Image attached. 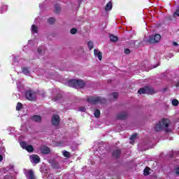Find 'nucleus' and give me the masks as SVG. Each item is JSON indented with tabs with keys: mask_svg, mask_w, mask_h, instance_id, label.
<instances>
[{
	"mask_svg": "<svg viewBox=\"0 0 179 179\" xmlns=\"http://www.w3.org/2000/svg\"><path fill=\"white\" fill-rule=\"evenodd\" d=\"M170 124H171L170 120L167 118L162 119L155 124L154 129L156 132H162V131L171 132Z\"/></svg>",
	"mask_w": 179,
	"mask_h": 179,
	"instance_id": "1",
	"label": "nucleus"
},
{
	"mask_svg": "<svg viewBox=\"0 0 179 179\" xmlns=\"http://www.w3.org/2000/svg\"><path fill=\"white\" fill-rule=\"evenodd\" d=\"M68 85L70 87H75L76 89H82L85 87V82L80 80H71L68 83Z\"/></svg>",
	"mask_w": 179,
	"mask_h": 179,
	"instance_id": "2",
	"label": "nucleus"
},
{
	"mask_svg": "<svg viewBox=\"0 0 179 179\" xmlns=\"http://www.w3.org/2000/svg\"><path fill=\"white\" fill-rule=\"evenodd\" d=\"M162 38V36L160 34L152 35L149 37L148 40H145L147 43H150V44H155V43H159Z\"/></svg>",
	"mask_w": 179,
	"mask_h": 179,
	"instance_id": "3",
	"label": "nucleus"
},
{
	"mask_svg": "<svg viewBox=\"0 0 179 179\" xmlns=\"http://www.w3.org/2000/svg\"><path fill=\"white\" fill-rule=\"evenodd\" d=\"M88 103H90L91 104H97V103H104L106 101L105 99H102L99 96H90L87 99Z\"/></svg>",
	"mask_w": 179,
	"mask_h": 179,
	"instance_id": "4",
	"label": "nucleus"
},
{
	"mask_svg": "<svg viewBox=\"0 0 179 179\" xmlns=\"http://www.w3.org/2000/svg\"><path fill=\"white\" fill-rule=\"evenodd\" d=\"M138 93L139 94H153V93H155V90L152 87H145L144 88H141L138 91Z\"/></svg>",
	"mask_w": 179,
	"mask_h": 179,
	"instance_id": "5",
	"label": "nucleus"
},
{
	"mask_svg": "<svg viewBox=\"0 0 179 179\" xmlns=\"http://www.w3.org/2000/svg\"><path fill=\"white\" fill-rule=\"evenodd\" d=\"M26 98L27 100H29L30 101H34L36 100V92L28 90L26 92Z\"/></svg>",
	"mask_w": 179,
	"mask_h": 179,
	"instance_id": "6",
	"label": "nucleus"
},
{
	"mask_svg": "<svg viewBox=\"0 0 179 179\" xmlns=\"http://www.w3.org/2000/svg\"><path fill=\"white\" fill-rule=\"evenodd\" d=\"M20 145L22 149H25L27 152H33L34 148L32 145H27L26 142H21L20 143Z\"/></svg>",
	"mask_w": 179,
	"mask_h": 179,
	"instance_id": "7",
	"label": "nucleus"
},
{
	"mask_svg": "<svg viewBox=\"0 0 179 179\" xmlns=\"http://www.w3.org/2000/svg\"><path fill=\"white\" fill-rule=\"evenodd\" d=\"M24 174L27 177V179H35L34 172L31 170H24Z\"/></svg>",
	"mask_w": 179,
	"mask_h": 179,
	"instance_id": "8",
	"label": "nucleus"
},
{
	"mask_svg": "<svg viewBox=\"0 0 179 179\" xmlns=\"http://www.w3.org/2000/svg\"><path fill=\"white\" fill-rule=\"evenodd\" d=\"M59 116L58 115H54L52 117V125H55L57 127V125H59Z\"/></svg>",
	"mask_w": 179,
	"mask_h": 179,
	"instance_id": "9",
	"label": "nucleus"
},
{
	"mask_svg": "<svg viewBox=\"0 0 179 179\" xmlns=\"http://www.w3.org/2000/svg\"><path fill=\"white\" fill-rule=\"evenodd\" d=\"M29 159L31 162V163H34L35 164H37L40 163V157L36 155H31L29 157Z\"/></svg>",
	"mask_w": 179,
	"mask_h": 179,
	"instance_id": "10",
	"label": "nucleus"
},
{
	"mask_svg": "<svg viewBox=\"0 0 179 179\" xmlns=\"http://www.w3.org/2000/svg\"><path fill=\"white\" fill-rule=\"evenodd\" d=\"M41 153H43V155H48L51 150H50V148L47 146H42L41 148Z\"/></svg>",
	"mask_w": 179,
	"mask_h": 179,
	"instance_id": "11",
	"label": "nucleus"
},
{
	"mask_svg": "<svg viewBox=\"0 0 179 179\" xmlns=\"http://www.w3.org/2000/svg\"><path fill=\"white\" fill-rule=\"evenodd\" d=\"M31 31L32 34H37L38 33V27L36 24H32L31 27Z\"/></svg>",
	"mask_w": 179,
	"mask_h": 179,
	"instance_id": "12",
	"label": "nucleus"
},
{
	"mask_svg": "<svg viewBox=\"0 0 179 179\" xmlns=\"http://www.w3.org/2000/svg\"><path fill=\"white\" fill-rule=\"evenodd\" d=\"M94 54L95 57H97V58L99 59V61H101V58H103V55H101V52L95 49L94 50Z\"/></svg>",
	"mask_w": 179,
	"mask_h": 179,
	"instance_id": "13",
	"label": "nucleus"
},
{
	"mask_svg": "<svg viewBox=\"0 0 179 179\" xmlns=\"http://www.w3.org/2000/svg\"><path fill=\"white\" fill-rule=\"evenodd\" d=\"M127 118V113L123 112L117 115V120H125Z\"/></svg>",
	"mask_w": 179,
	"mask_h": 179,
	"instance_id": "14",
	"label": "nucleus"
},
{
	"mask_svg": "<svg viewBox=\"0 0 179 179\" xmlns=\"http://www.w3.org/2000/svg\"><path fill=\"white\" fill-rule=\"evenodd\" d=\"M32 121L35 122H40L41 121V116L40 115H34L31 117Z\"/></svg>",
	"mask_w": 179,
	"mask_h": 179,
	"instance_id": "15",
	"label": "nucleus"
},
{
	"mask_svg": "<svg viewBox=\"0 0 179 179\" xmlns=\"http://www.w3.org/2000/svg\"><path fill=\"white\" fill-rule=\"evenodd\" d=\"M112 9H113V3L111 1H109L105 7V10L108 11V10H111Z\"/></svg>",
	"mask_w": 179,
	"mask_h": 179,
	"instance_id": "16",
	"label": "nucleus"
},
{
	"mask_svg": "<svg viewBox=\"0 0 179 179\" xmlns=\"http://www.w3.org/2000/svg\"><path fill=\"white\" fill-rule=\"evenodd\" d=\"M22 73H24V75H27V76H29V75H30V70L27 67H23Z\"/></svg>",
	"mask_w": 179,
	"mask_h": 179,
	"instance_id": "17",
	"label": "nucleus"
},
{
	"mask_svg": "<svg viewBox=\"0 0 179 179\" xmlns=\"http://www.w3.org/2000/svg\"><path fill=\"white\" fill-rule=\"evenodd\" d=\"M6 10H8V6L3 5L1 6V8H0L1 13H5V12H6Z\"/></svg>",
	"mask_w": 179,
	"mask_h": 179,
	"instance_id": "18",
	"label": "nucleus"
},
{
	"mask_svg": "<svg viewBox=\"0 0 179 179\" xmlns=\"http://www.w3.org/2000/svg\"><path fill=\"white\" fill-rule=\"evenodd\" d=\"M138 136V134H134L131 138H130V143H131V145H134V141H135V139H136V137Z\"/></svg>",
	"mask_w": 179,
	"mask_h": 179,
	"instance_id": "19",
	"label": "nucleus"
},
{
	"mask_svg": "<svg viewBox=\"0 0 179 179\" xmlns=\"http://www.w3.org/2000/svg\"><path fill=\"white\" fill-rule=\"evenodd\" d=\"M120 154H121V150H115L113 152L114 157H119Z\"/></svg>",
	"mask_w": 179,
	"mask_h": 179,
	"instance_id": "20",
	"label": "nucleus"
},
{
	"mask_svg": "<svg viewBox=\"0 0 179 179\" xmlns=\"http://www.w3.org/2000/svg\"><path fill=\"white\" fill-rule=\"evenodd\" d=\"M110 41H113V43H115V41H118V37L114 35L110 36Z\"/></svg>",
	"mask_w": 179,
	"mask_h": 179,
	"instance_id": "21",
	"label": "nucleus"
},
{
	"mask_svg": "<svg viewBox=\"0 0 179 179\" xmlns=\"http://www.w3.org/2000/svg\"><path fill=\"white\" fill-rule=\"evenodd\" d=\"M171 104L172 106H173L174 107H177L178 106L179 104V101L177 99H172L171 100Z\"/></svg>",
	"mask_w": 179,
	"mask_h": 179,
	"instance_id": "22",
	"label": "nucleus"
},
{
	"mask_svg": "<svg viewBox=\"0 0 179 179\" xmlns=\"http://www.w3.org/2000/svg\"><path fill=\"white\" fill-rule=\"evenodd\" d=\"M48 22L49 23V24H54V23L55 22V19L54 17H50L48 20Z\"/></svg>",
	"mask_w": 179,
	"mask_h": 179,
	"instance_id": "23",
	"label": "nucleus"
},
{
	"mask_svg": "<svg viewBox=\"0 0 179 179\" xmlns=\"http://www.w3.org/2000/svg\"><path fill=\"white\" fill-rule=\"evenodd\" d=\"M63 155L64 157H71V153L68 151H63Z\"/></svg>",
	"mask_w": 179,
	"mask_h": 179,
	"instance_id": "24",
	"label": "nucleus"
},
{
	"mask_svg": "<svg viewBox=\"0 0 179 179\" xmlns=\"http://www.w3.org/2000/svg\"><path fill=\"white\" fill-rule=\"evenodd\" d=\"M22 106H23L22 105V103H17V106H16L17 111H20V110H22Z\"/></svg>",
	"mask_w": 179,
	"mask_h": 179,
	"instance_id": "25",
	"label": "nucleus"
},
{
	"mask_svg": "<svg viewBox=\"0 0 179 179\" xmlns=\"http://www.w3.org/2000/svg\"><path fill=\"white\" fill-rule=\"evenodd\" d=\"M94 117H96V118H99V117H100V110H96L94 111Z\"/></svg>",
	"mask_w": 179,
	"mask_h": 179,
	"instance_id": "26",
	"label": "nucleus"
},
{
	"mask_svg": "<svg viewBox=\"0 0 179 179\" xmlns=\"http://www.w3.org/2000/svg\"><path fill=\"white\" fill-rule=\"evenodd\" d=\"M144 176H149V168L146 167L144 169Z\"/></svg>",
	"mask_w": 179,
	"mask_h": 179,
	"instance_id": "27",
	"label": "nucleus"
},
{
	"mask_svg": "<svg viewBox=\"0 0 179 179\" xmlns=\"http://www.w3.org/2000/svg\"><path fill=\"white\" fill-rule=\"evenodd\" d=\"M87 44H88V48L90 50H92V48H93V42L89 41Z\"/></svg>",
	"mask_w": 179,
	"mask_h": 179,
	"instance_id": "28",
	"label": "nucleus"
},
{
	"mask_svg": "<svg viewBox=\"0 0 179 179\" xmlns=\"http://www.w3.org/2000/svg\"><path fill=\"white\" fill-rule=\"evenodd\" d=\"M177 16L179 17V8H178L176 12L173 13V17H177Z\"/></svg>",
	"mask_w": 179,
	"mask_h": 179,
	"instance_id": "29",
	"label": "nucleus"
},
{
	"mask_svg": "<svg viewBox=\"0 0 179 179\" xmlns=\"http://www.w3.org/2000/svg\"><path fill=\"white\" fill-rule=\"evenodd\" d=\"M112 96L114 97V99H117L118 97V93L117 92H113L112 94Z\"/></svg>",
	"mask_w": 179,
	"mask_h": 179,
	"instance_id": "30",
	"label": "nucleus"
},
{
	"mask_svg": "<svg viewBox=\"0 0 179 179\" xmlns=\"http://www.w3.org/2000/svg\"><path fill=\"white\" fill-rule=\"evenodd\" d=\"M76 31H77L76 29L73 28V29H72L71 30V34H76Z\"/></svg>",
	"mask_w": 179,
	"mask_h": 179,
	"instance_id": "31",
	"label": "nucleus"
},
{
	"mask_svg": "<svg viewBox=\"0 0 179 179\" xmlns=\"http://www.w3.org/2000/svg\"><path fill=\"white\" fill-rule=\"evenodd\" d=\"M79 111H82L83 113H85L86 111V108L81 107L80 108Z\"/></svg>",
	"mask_w": 179,
	"mask_h": 179,
	"instance_id": "32",
	"label": "nucleus"
},
{
	"mask_svg": "<svg viewBox=\"0 0 179 179\" xmlns=\"http://www.w3.org/2000/svg\"><path fill=\"white\" fill-rule=\"evenodd\" d=\"M12 169H13V165H10V166L6 168V171H9V170H12Z\"/></svg>",
	"mask_w": 179,
	"mask_h": 179,
	"instance_id": "33",
	"label": "nucleus"
},
{
	"mask_svg": "<svg viewBox=\"0 0 179 179\" xmlns=\"http://www.w3.org/2000/svg\"><path fill=\"white\" fill-rule=\"evenodd\" d=\"M37 52H38V54L41 55V54H43V50L39 48V49H38Z\"/></svg>",
	"mask_w": 179,
	"mask_h": 179,
	"instance_id": "34",
	"label": "nucleus"
},
{
	"mask_svg": "<svg viewBox=\"0 0 179 179\" xmlns=\"http://www.w3.org/2000/svg\"><path fill=\"white\" fill-rule=\"evenodd\" d=\"M131 52V50H129V49H126L125 50H124V53L125 54H129Z\"/></svg>",
	"mask_w": 179,
	"mask_h": 179,
	"instance_id": "35",
	"label": "nucleus"
},
{
	"mask_svg": "<svg viewBox=\"0 0 179 179\" xmlns=\"http://www.w3.org/2000/svg\"><path fill=\"white\" fill-rule=\"evenodd\" d=\"M175 173H176V174H179V168L175 169Z\"/></svg>",
	"mask_w": 179,
	"mask_h": 179,
	"instance_id": "36",
	"label": "nucleus"
},
{
	"mask_svg": "<svg viewBox=\"0 0 179 179\" xmlns=\"http://www.w3.org/2000/svg\"><path fill=\"white\" fill-rule=\"evenodd\" d=\"M55 8H56L57 10H58V9H59V6L58 4H57Z\"/></svg>",
	"mask_w": 179,
	"mask_h": 179,
	"instance_id": "37",
	"label": "nucleus"
},
{
	"mask_svg": "<svg viewBox=\"0 0 179 179\" xmlns=\"http://www.w3.org/2000/svg\"><path fill=\"white\" fill-rule=\"evenodd\" d=\"M173 45H175L176 47H177V45H178V43H177L176 42H173Z\"/></svg>",
	"mask_w": 179,
	"mask_h": 179,
	"instance_id": "38",
	"label": "nucleus"
},
{
	"mask_svg": "<svg viewBox=\"0 0 179 179\" xmlns=\"http://www.w3.org/2000/svg\"><path fill=\"white\" fill-rule=\"evenodd\" d=\"M2 159H3V157L0 155V162H2Z\"/></svg>",
	"mask_w": 179,
	"mask_h": 179,
	"instance_id": "39",
	"label": "nucleus"
},
{
	"mask_svg": "<svg viewBox=\"0 0 179 179\" xmlns=\"http://www.w3.org/2000/svg\"><path fill=\"white\" fill-rule=\"evenodd\" d=\"M38 20V18L35 19L34 22H37Z\"/></svg>",
	"mask_w": 179,
	"mask_h": 179,
	"instance_id": "40",
	"label": "nucleus"
},
{
	"mask_svg": "<svg viewBox=\"0 0 179 179\" xmlns=\"http://www.w3.org/2000/svg\"><path fill=\"white\" fill-rule=\"evenodd\" d=\"M31 41H29V43H30Z\"/></svg>",
	"mask_w": 179,
	"mask_h": 179,
	"instance_id": "41",
	"label": "nucleus"
}]
</instances>
